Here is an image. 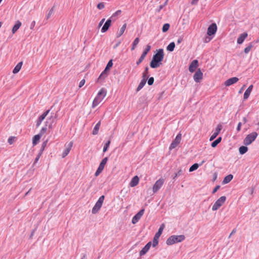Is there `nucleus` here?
I'll return each instance as SVG.
<instances>
[{
    "mask_svg": "<svg viewBox=\"0 0 259 259\" xmlns=\"http://www.w3.org/2000/svg\"><path fill=\"white\" fill-rule=\"evenodd\" d=\"M164 57L163 49L156 50V53L153 55L152 60L150 63V66L152 68H157L162 64V61Z\"/></svg>",
    "mask_w": 259,
    "mask_h": 259,
    "instance_id": "nucleus-1",
    "label": "nucleus"
},
{
    "mask_svg": "<svg viewBox=\"0 0 259 259\" xmlns=\"http://www.w3.org/2000/svg\"><path fill=\"white\" fill-rule=\"evenodd\" d=\"M57 118V115L55 114V115H52L51 117L47 119V121H46V125L45 126L42 127L41 129L40 130L39 134H38L39 135H40L41 137L47 132V126L48 124V127L49 128H53V123L54 122H56Z\"/></svg>",
    "mask_w": 259,
    "mask_h": 259,
    "instance_id": "nucleus-2",
    "label": "nucleus"
},
{
    "mask_svg": "<svg viewBox=\"0 0 259 259\" xmlns=\"http://www.w3.org/2000/svg\"><path fill=\"white\" fill-rule=\"evenodd\" d=\"M185 239L184 235H172L169 237L166 240V243L168 245H171L176 243L181 242Z\"/></svg>",
    "mask_w": 259,
    "mask_h": 259,
    "instance_id": "nucleus-3",
    "label": "nucleus"
},
{
    "mask_svg": "<svg viewBox=\"0 0 259 259\" xmlns=\"http://www.w3.org/2000/svg\"><path fill=\"white\" fill-rule=\"evenodd\" d=\"M257 135L258 134L255 132L247 135L243 140V144L246 146L250 145L255 140Z\"/></svg>",
    "mask_w": 259,
    "mask_h": 259,
    "instance_id": "nucleus-4",
    "label": "nucleus"
},
{
    "mask_svg": "<svg viewBox=\"0 0 259 259\" xmlns=\"http://www.w3.org/2000/svg\"><path fill=\"white\" fill-rule=\"evenodd\" d=\"M104 198L105 196L104 195H102L99 197V199L92 208V213L93 214H96L100 209L102 206Z\"/></svg>",
    "mask_w": 259,
    "mask_h": 259,
    "instance_id": "nucleus-5",
    "label": "nucleus"
},
{
    "mask_svg": "<svg viewBox=\"0 0 259 259\" xmlns=\"http://www.w3.org/2000/svg\"><path fill=\"white\" fill-rule=\"evenodd\" d=\"M226 200V197L225 196H221L214 203L212 207V210L213 211L218 210L223 204L225 203Z\"/></svg>",
    "mask_w": 259,
    "mask_h": 259,
    "instance_id": "nucleus-6",
    "label": "nucleus"
},
{
    "mask_svg": "<svg viewBox=\"0 0 259 259\" xmlns=\"http://www.w3.org/2000/svg\"><path fill=\"white\" fill-rule=\"evenodd\" d=\"M182 139V134L179 133L175 138V140L170 144L169 149L171 150L172 149L175 148L180 143Z\"/></svg>",
    "mask_w": 259,
    "mask_h": 259,
    "instance_id": "nucleus-7",
    "label": "nucleus"
},
{
    "mask_svg": "<svg viewBox=\"0 0 259 259\" xmlns=\"http://www.w3.org/2000/svg\"><path fill=\"white\" fill-rule=\"evenodd\" d=\"M151 47L150 45H148L146 46V47L145 49L143 52L142 53L141 56H140V57L139 58V59L136 62V64L137 65H140L142 62V61L144 60V59H145V57L146 56V55H147L148 52L151 50Z\"/></svg>",
    "mask_w": 259,
    "mask_h": 259,
    "instance_id": "nucleus-8",
    "label": "nucleus"
},
{
    "mask_svg": "<svg viewBox=\"0 0 259 259\" xmlns=\"http://www.w3.org/2000/svg\"><path fill=\"white\" fill-rule=\"evenodd\" d=\"M164 182V180L163 179H159L156 181L153 186V192L156 193L161 188Z\"/></svg>",
    "mask_w": 259,
    "mask_h": 259,
    "instance_id": "nucleus-9",
    "label": "nucleus"
},
{
    "mask_svg": "<svg viewBox=\"0 0 259 259\" xmlns=\"http://www.w3.org/2000/svg\"><path fill=\"white\" fill-rule=\"evenodd\" d=\"M145 212V208H142L136 215L134 216V217L132 218V222L133 224H136L138 221L140 220V219L141 218V217L144 214V213Z\"/></svg>",
    "mask_w": 259,
    "mask_h": 259,
    "instance_id": "nucleus-10",
    "label": "nucleus"
},
{
    "mask_svg": "<svg viewBox=\"0 0 259 259\" xmlns=\"http://www.w3.org/2000/svg\"><path fill=\"white\" fill-rule=\"evenodd\" d=\"M217 30V24L214 23L211 24L207 28V34L209 36H211L216 33Z\"/></svg>",
    "mask_w": 259,
    "mask_h": 259,
    "instance_id": "nucleus-11",
    "label": "nucleus"
},
{
    "mask_svg": "<svg viewBox=\"0 0 259 259\" xmlns=\"http://www.w3.org/2000/svg\"><path fill=\"white\" fill-rule=\"evenodd\" d=\"M50 110H47L45 112H44L41 115H40L38 118L37 119L36 122V126L38 127L41 124V122L44 120V119L46 118L47 115L50 112Z\"/></svg>",
    "mask_w": 259,
    "mask_h": 259,
    "instance_id": "nucleus-12",
    "label": "nucleus"
},
{
    "mask_svg": "<svg viewBox=\"0 0 259 259\" xmlns=\"http://www.w3.org/2000/svg\"><path fill=\"white\" fill-rule=\"evenodd\" d=\"M203 73L200 69H198L195 73L193 78L196 82H200V80L202 79Z\"/></svg>",
    "mask_w": 259,
    "mask_h": 259,
    "instance_id": "nucleus-13",
    "label": "nucleus"
},
{
    "mask_svg": "<svg viewBox=\"0 0 259 259\" xmlns=\"http://www.w3.org/2000/svg\"><path fill=\"white\" fill-rule=\"evenodd\" d=\"M223 127L221 124H219L217 125L215 132L212 134V135L210 136L209 140L210 141L213 140L220 134L221 131L222 130Z\"/></svg>",
    "mask_w": 259,
    "mask_h": 259,
    "instance_id": "nucleus-14",
    "label": "nucleus"
},
{
    "mask_svg": "<svg viewBox=\"0 0 259 259\" xmlns=\"http://www.w3.org/2000/svg\"><path fill=\"white\" fill-rule=\"evenodd\" d=\"M198 66V61L194 60L192 61L189 67V70L190 72H193Z\"/></svg>",
    "mask_w": 259,
    "mask_h": 259,
    "instance_id": "nucleus-15",
    "label": "nucleus"
},
{
    "mask_svg": "<svg viewBox=\"0 0 259 259\" xmlns=\"http://www.w3.org/2000/svg\"><path fill=\"white\" fill-rule=\"evenodd\" d=\"M151 246V242H149L147 243L146 245L142 249V250L140 251V256H142L145 255L149 250L150 247Z\"/></svg>",
    "mask_w": 259,
    "mask_h": 259,
    "instance_id": "nucleus-16",
    "label": "nucleus"
},
{
    "mask_svg": "<svg viewBox=\"0 0 259 259\" xmlns=\"http://www.w3.org/2000/svg\"><path fill=\"white\" fill-rule=\"evenodd\" d=\"M112 21V20H111L110 18H109L107 20V21L104 23L103 26L101 28L102 32L104 33L108 30L110 26H111Z\"/></svg>",
    "mask_w": 259,
    "mask_h": 259,
    "instance_id": "nucleus-17",
    "label": "nucleus"
},
{
    "mask_svg": "<svg viewBox=\"0 0 259 259\" xmlns=\"http://www.w3.org/2000/svg\"><path fill=\"white\" fill-rule=\"evenodd\" d=\"M238 80L239 79L237 77H231L225 82V84L226 86H230L237 82Z\"/></svg>",
    "mask_w": 259,
    "mask_h": 259,
    "instance_id": "nucleus-18",
    "label": "nucleus"
},
{
    "mask_svg": "<svg viewBox=\"0 0 259 259\" xmlns=\"http://www.w3.org/2000/svg\"><path fill=\"white\" fill-rule=\"evenodd\" d=\"M73 145V143L70 142L67 146H66V148L62 153V157H65L69 153Z\"/></svg>",
    "mask_w": 259,
    "mask_h": 259,
    "instance_id": "nucleus-19",
    "label": "nucleus"
},
{
    "mask_svg": "<svg viewBox=\"0 0 259 259\" xmlns=\"http://www.w3.org/2000/svg\"><path fill=\"white\" fill-rule=\"evenodd\" d=\"M253 87V85L251 84L248 87V88L245 91V92L244 94V96H243V99L244 100H247L249 98V97L250 95V93L252 90Z\"/></svg>",
    "mask_w": 259,
    "mask_h": 259,
    "instance_id": "nucleus-20",
    "label": "nucleus"
},
{
    "mask_svg": "<svg viewBox=\"0 0 259 259\" xmlns=\"http://www.w3.org/2000/svg\"><path fill=\"white\" fill-rule=\"evenodd\" d=\"M247 35L248 34L247 32L241 33L237 39V44L239 45L242 44L244 41L245 39L247 37Z\"/></svg>",
    "mask_w": 259,
    "mask_h": 259,
    "instance_id": "nucleus-21",
    "label": "nucleus"
},
{
    "mask_svg": "<svg viewBox=\"0 0 259 259\" xmlns=\"http://www.w3.org/2000/svg\"><path fill=\"white\" fill-rule=\"evenodd\" d=\"M139 182V177L137 176H135V177H134L132 178V179L130 183V186L131 187H135L138 184Z\"/></svg>",
    "mask_w": 259,
    "mask_h": 259,
    "instance_id": "nucleus-22",
    "label": "nucleus"
},
{
    "mask_svg": "<svg viewBox=\"0 0 259 259\" xmlns=\"http://www.w3.org/2000/svg\"><path fill=\"white\" fill-rule=\"evenodd\" d=\"M21 24L22 23L19 20H17L16 22L15 25L13 26L12 29V32L13 34H14L17 32V31L19 29V28L21 26Z\"/></svg>",
    "mask_w": 259,
    "mask_h": 259,
    "instance_id": "nucleus-23",
    "label": "nucleus"
},
{
    "mask_svg": "<svg viewBox=\"0 0 259 259\" xmlns=\"http://www.w3.org/2000/svg\"><path fill=\"white\" fill-rule=\"evenodd\" d=\"M108 76V73L107 71H105L104 70L101 74L100 75L99 77L98 78L97 81L98 82H102L103 80L105 79L106 77H107Z\"/></svg>",
    "mask_w": 259,
    "mask_h": 259,
    "instance_id": "nucleus-24",
    "label": "nucleus"
},
{
    "mask_svg": "<svg viewBox=\"0 0 259 259\" xmlns=\"http://www.w3.org/2000/svg\"><path fill=\"white\" fill-rule=\"evenodd\" d=\"M204 162V161H202V162H201V163H200V164H198V163H195L193 164V165H192L190 166V168H189V172H192V171H194V170H195L197 169H198V168L200 166L202 165V164H203Z\"/></svg>",
    "mask_w": 259,
    "mask_h": 259,
    "instance_id": "nucleus-25",
    "label": "nucleus"
},
{
    "mask_svg": "<svg viewBox=\"0 0 259 259\" xmlns=\"http://www.w3.org/2000/svg\"><path fill=\"white\" fill-rule=\"evenodd\" d=\"M103 100L102 98L96 96L94 99L92 103V108L96 107Z\"/></svg>",
    "mask_w": 259,
    "mask_h": 259,
    "instance_id": "nucleus-26",
    "label": "nucleus"
},
{
    "mask_svg": "<svg viewBox=\"0 0 259 259\" xmlns=\"http://www.w3.org/2000/svg\"><path fill=\"white\" fill-rule=\"evenodd\" d=\"M165 227V225L164 224H161L157 232L155 234L154 237L159 238L160 235H161L162 231Z\"/></svg>",
    "mask_w": 259,
    "mask_h": 259,
    "instance_id": "nucleus-27",
    "label": "nucleus"
},
{
    "mask_svg": "<svg viewBox=\"0 0 259 259\" xmlns=\"http://www.w3.org/2000/svg\"><path fill=\"white\" fill-rule=\"evenodd\" d=\"M107 94V91L105 88H102L100 91L98 92L97 96L102 98V99H104V98L106 96Z\"/></svg>",
    "mask_w": 259,
    "mask_h": 259,
    "instance_id": "nucleus-28",
    "label": "nucleus"
},
{
    "mask_svg": "<svg viewBox=\"0 0 259 259\" xmlns=\"http://www.w3.org/2000/svg\"><path fill=\"white\" fill-rule=\"evenodd\" d=\"M22 64H23L22 61L19 62L16 65V66L15 67V68H14V69L13 70V73L14 74H16V73H18L22 67Z\"/></svg>",
    "mask_w": 259,
    "mask_h": 259,
    "instance_id": "nucleus-29",
    "label": "nucleus"
},
{
    "mask_svg": "<svg viewBox=\"0 0 259 259\" xmlns=\"http://www.w3.org/2000/svg\"><path fill=\"white\" fill-rule=\"evenodd\" d=\"M233 178V176L232 174H230L226 176L223 182L222 183L223 184H226L229 183Z\"/></svg>",
    "mask_w": 259,
    "mask_h": 259,
    "instance_id": "nucleus-30",
    "label": "nucleus"
},
{
    "mask_svg": "<svg viewBox=\"0 0 259 259\" xmlns=\"http://www.w3.org/2000/svg\"><path fill=\"white\" fill-rule=\"evenodd\" d=\"M41 138L40 135L38 134L35 135L32 139V145L33 146H35L39 141L40 138Z\"/></svg>",
    "mask_w": 259,
    "mask_h": 259,
    "instance_id": "nucleus-31",
    "label": "nucleus"
},
{
    "mask_svg": "<svg viewBox=\"0 0 259 259\" xmlns=\"http://www.w3.org/2000/svg\"><path fill=\"white\" fill-rule=\"evenodd\" d=\"M101 125V121H99L95 126L92 132L93 135H96L98 134L99 128Z\"/></svg>",
    "mask_w": 259,
    "mask_h": 259,
    "instance_id": "nucleus-32",
    "label": "nucleus"
},
{
    "mask_svg": "<svg viewBox=\"0 0 259 259\" xmlns=\"http://www.w3.org/2000/svg\"><path fill=\"white\" fill-rule=\"evenodd\" d=\"M147 81V79L145 78H143L139 83L138 87H137L136 91L137 92H139L140 91L145 85Z\"/></svg>",
    "mask_w": 259,
    "mask_h": 259,
    "instance_id": "nucleus-33",
    "label": "nucleus"
},
{
    "mask_svg": "<svg viewBox=\"0 0 259 259\" xmlns=\"http://www.w3.org/2000/svg\"><path fill=\"white\" fill-rule=\"evenodd\" d=\"M126 24L125 23L121 27L119 31L117 32V33H116L117 37H119L123 34V33H124V32L126 29Z\"/></svg>",
    "mask_w": 259,
    "mask_h": 259,
    "instance_id": "nucleus-34",
    "label": "nucleus"
},
{
    "mask_svg": "<svg viewBox=\"0 0 259 259\" xmlns=\"http://www.w3.org/2000/svg\"><path fill=\"white\" fill-rule=\"evenodd\" d=\"M108 157H106L104 158H103L102 161H101L99 165V168H100L102 169H104L105 164H106L107 161H108Z\"/></svg>",
    "mask_w": 259,
    "mask_h": 259,
    "instance_id": "nucleus-35",
    "label": "nucleus"
},
{
    "mask_svg": "<svg viewBox=\"0 0 259 259\" xmlns=\"http://www.w3.org/2000/svg\"><path fill=\"white\" fill-rule=\"evenodd\" d=\"M121 13V10H117L114 13L112 14V15L109 18L111 20L114 21L116 20L117 18L116 17L118 15H119Z\"/></svg>",
    "mask_w": 259,
    "mask_h": 259,
    "instance_id": "nucleus-36",
    "label": "nucleus"
},
{
    "mask_svg": "<svg viewBox=\"0 0 259 259\" xmlns=\"http://www.w3.org/2000/svg\"><path fill=\"white\" fill-rule=\"evenodd\" d=\"M175 43L171 42L167 46L166 50L169 52H172L175 49Z\"/></svg>",
    "mask_w": 259,
    "mask_h": 259,
    "instance_id": "nucleus-37",
    "label": "nucleus"
},
{
    "mask_svg": "<svg viewBox=\"0 0 259 259\" xmlns=\"http://www.w3.org/2000/svg\"><path fill=\"white\" fill-rule=\"evenodd\" d=\"M248 150V148L245 146H241L239 148V152L240 154H245Z\"/></svg>",
    "mask_w": 259,
    "mask_h": 259,
    "instance_id": "nucleus-38",
    "label": "nucleus"
},
{
    "mask_svg": "<svg viewBox=\"0 0 259 259\" xmlns=\"http://www.w3.org/2000/svg\"><path fill=\"white\" fill-rule=\"evenodd\" d=\"M222 140V137H220L217 139L213 141L211 144V146L213 148H215L217 147V146L221 142Z\"/></svg>",
    "mask_w": 259,
    "mask_h": 259,
    "instance_id": "nucleus-39",
    "label": "nucleus"
},
{
    "mask_svg": "<svg viewBox=\"0 0 259 259\" xmlns=\"http://www.w3.org/2000/svg\"><path fill=\"white\" fill-rule=\"evenodd\" d=\"M149 67L148 66H146L145 68V70L143 73V78L147 79V78L149 77Z\"/></svg>",
    "mask_w": 259,
    "mask_h": 259,
    "instance_id": "nucleus-40",
    "label": "nucleus"
},
{
    "mask_svg": "<svg viewBox=\"0 0 259 259\" xmlns=\"http://www.w3.org/2000/svg\"><path fill=\"white\" fill-rule=\"evenodd\" d=\"M253 43L252 42H250L248 45L247 46V47H246L244 50V52L245 54H247L248 53L251 49H252V48L253 47Z\"/></svg>",
    "mask_w": 259,
    "mask_h": 259,
    "instance_id": "nucleus-41",
    "label": "nucleus"
},
{
    "mask_svg": "<svg viewBox=\"0 0 259 259\" xmlns=\"http://www.w3.org/2000/svg\"><path fill=\"white\" fill-rule=\"evenodd\" d=\"M139 41H140V39H139V37H137L135 39V40H134V41L133 42V44H132V47L131 48L132 51H133L134 50H135V48L136 47L137 45L139 44Z\"/></svg>",
    "mask_w": 259,
    "mask_h": 259,
    "instance_id": "nucleus-42",
    "label": "nucleus"
},
{
    "mask_svg": "<svg viewBox=\"0 0 259 259\" xmlns=\"http://www.w3.org/2000/svg\"><path fill=\"white\" fill-rule=\"evenodd\" d=\"M112 66H113V62H112V60L111 59L108 61L104 70H105V71L108 72V71H109L110 69L112 67Z\"/></svg>",
    "mask_w": 259,
    "mask_h": 259,
    "instance_id": "nucleus-43",
    "label": "nucleus"
},
{
    "mask_svg": "<svg viewBox=\"0 0 259 259\" xmlns=\"http://www.w3.org/2000/svg\"><path fill=\"white\" fill-rule=\"evenodd\" d=\"M184 174V172L183 171V170H182L181 169H179L178 170V171L175 174V175L172 178V179L175 181L176 180V179L178 177H179L181 175H183Z\"/></svg>",
    "mask_w": 259,
    "mask_h": 259,
    "instance_id": "nucleus-44",
    "label": "nucleus"
},
{
    "mask_svg": "<svg viewBox=\"0 0 259 259\" xmlns=\"http://www.w3.org/2000/svg\"><path fill=\"white\" fill-rule=\"evenodd\" d=\"M170 25L169 23H165L162 28V31L163 32H167L169 29Z\"/></svg>",
    "mask_w": 259,
    "mask_h": 259,
    "instance_id": "nucleus-45",
    "label": "nucleus"
},
{
    "mask_svg": "<svg viewBox=\"0 0 259 259\" xmlns=\"http://www.w3.org/2000/svg\"><path fill=\"white\" fill-rule=\"evenodd\" d=\"M110 143H111V141H110V140H109L104 145V147H103V152H105L108 150V149L110 146Z\"/></svg>",
    "mask_w": 259,
    "mask_h": 259,
    "instance_id": "nucleus-46",
    "label": "nucleus"
},
{
    "mask_svg": "<svg viewBox=\"0 0 259 259\" xmlns=\"http://www.w3.org/2000/svg\"><path fill=\"white\" fill-rule=\"evenodd\" d=\"M54 7H53L49 12V13H48V14L47 15V16H46V18L47 19H49L51 16H52V15L53 14V13H54Z\"/></svg>",
    "mask_w": 259,
    "mask_h": 259,
    "instance_id": "nucleus-47",
    "label": "nucleus"
},
{
    "mask_svg": "<svg viewBox=\"0 0 259 259\" xmlns=\"http://www.w3.org/2000/svg\"><path fill=\"white\" fill-rule=\"evenodd\" d=\"M158 238H157L155 237L153 238V242H152V246L153 247H155L156 246H157L158 245Z\"/></svg>",
    "mask_w": 259,
    "mask_h": 259,
    "instance_id": "nucleus-48",
    "label": "nucleus"
},
{
    "mask_svg": "<svg viewBox=\"0 0 259 259\" xmlns=\"http://www.w3.org/2000/svg\"><path fill=\"white\" fill-rule=\"evenodd\" d=\"M154 81V78L153 77H150L148 79V84L149 85H151L153 84Z\"/></svg>",
    "mask_w": 259,
    "mask_h": 259,
    "instance_id": "nucleus-49",
    "label": "nucleus"
},
{
    "mask_svg": "<svg viewBox=\"0 0 259 259\" xmlns=\"http://www.w3.org/2000/svg\"><path fill=\"white\" fill-rule=\"evenodd\" d=\"M97 7L99 10L103 9L105 7V5H104V3L101 2V3H99L97 5Z\"/></svg>",
    "mask_w": 259,
    "mask_h": 259,
    "instance_id": "nucleus-50",
    "label": "nucleus"
},
{
    "mask_svg": "<svg viewBox=\"0 0 259 259\" xmlns=\"http://www.w3.org/2000/svg\"><path fill=\"white\" fill-rule=\"evenodd\" d=\"M102 171H103V169H101L100 168L98 167V168H97V170H96V172H95V176H96V177H97V176H98V175H99V174H100V173H101V172H102Z\"/></svg>",
    "mask_w": 259,
    "mask_h": 259,
    "instance_id": "nucleus-51",
    "label": "nucleus"
},
{
    "mask_svg": "<svg viewBox=\"0 0 259 259\" xmlns=\"http://www.w3.org/2000/svg\"><path fill=\"white\" fill-rule=\"evenodd\" d=\"M166 4V2L165 3V4L164 5H161L159 6L158 8H157L156 10V11L157 12H159L163 8V7L164 6V5Z\"/></svg>",
    "mask_w": 259,
    "mask_h": 259,
    "instance_id": "nucleus-52",
    "label": "nucleus"
},
{
    "mask_svg": "<svg viewBox=\"0 0 259 259\" xmlns=\"http://www.w3.org/2000/svg\"><path fill=\"white\" fill-rule=\"evenodd\" d=\"M85 82V81L84 79H82L79 83V88H81L84 84Z\"/></svg>",
    "mask_w": 259,
    "mask_h": 259,
    "instance_id": "nucleus-53",
    "label": "nucleus"
},
{
    "mask_svg": "<svg viewBox=\"0 0 259 259\" xmlns=\"http://www.w3.org/2000/svg\"><path fill=\"white\" fill-rule=\"evenodd\" d=\"M220 188V185L216 186L213 189L212 193L213 194L215 193Z\"/></svg>",
    "mask_w": 259,
    "mask_h": 259,
    "instance_id": "nucleus-54",
    "label": "nucleus"
},
{
    "mask_svg": "<svg viewBox=\"0 0 259 259\" xmlns=\"http://www.w3.org/2000/svg\"><path fill=\"white\" fill-rule=\"evenodd\" d=\"M13 141H14V138L12 137H10L9 139H8V143L10 144H12L13 143Z\"/></svg>",
    "mask_w": 259,
    "mask_h": 259,
    "instance_id": "nucleus-55",
    "label": "nucleus"
},
{
    "mask_svg": "<svg viewBox=\"0 0 259 259\" xmlns=\"http://www.w3.org/2000/svg\"><path fill=\"white\" fill-rule=\"evenodd\" d=\"M48 142V140L47 139L42 143V144L41 145V147L45 148V147L47 146Z\"/></svg>",
    "mask_w": 259,
    "mask_h": 259,
    "instance_id": "nucleus-56",
    "label": "nucleus"
},
{
    "mask_svg": "<svg viewBox=\"0 0 259 259\" xmlns=\"http://www.w3.org/2000/svg\"><path fill=\"white\" fill-rule=\"evenodd\" d=\"M241 125H242L241 122H240L238 123V124L237 125V132H239L240 131Z\"/></svg>",
    "mask_w": 259,
    "mask_h": 259,
    "instance_id": "nucleus-57",
    "label": "nucleus"
},
{
    "mask_svg": "<svg viewBox=\"0 0 259 259\" xmlns=\"http://www.w3.org/2000/svg\"><path fill=\"white\" fill-rule=\"evenodd\" d=\"M35 25V21H33L31 23V25H30V29H33L34 26Z\"/></svg>",
    "mask_w": 259,
    "mask_h": 259,
    "instance_id": "nucleus-58",
    "label": "nucleus"
},
{
    "mask_svg": "<svg viewBox=\"0 0 259 259\" xmlns=\"http://www.w3.org/2000/svg\"><path fill=\"white\" fill-rule=\"evenodd\" d=\"M121 44L120 41H118L116 43V44L113 46V49H116L117 47H118L119 45Z\"/></svg>",
    "mask_w": 259,
    "mask_h": 259,
    "instance_id": "nucleus-59",
    "label": "nucleus"
},
{
    "mask_svg": "<svg viewBox=\"0 0 259 259\" xmlns=\"http://www.w3.org/2000/svg\"><path fill=\"white\" fill-rule=\"evenodd\" d=\"M236 229H234L232 231V232H231V233H230V235H229V238H230V237H231L232 235L236 233Z\"/></svg>",
    "mask_w": 259,
    "mask_h": 259,
    "instance_id": "nucleus-60",
    "label": "nucleus"
},
{
    "mask_svg": "<svg viewBox=\"0 0 259 259\" xmlns=\"http://www.w3.org/2000/svg\"><path fill=\"white\" fill-rule=\"evenodd\" d=\"M183 37H180L178 38V40H177V44H179L181 43V42H182V41H183Z\"/></svg>",
    "mask_w": 259,
    "mask_h": 259,
    "instance_id": "nucleus-61",
    "label": "nucleus"
},
{
    "mask_svg": "<svg viewBox=\"0 0 259 259\" xmlns=\"http://www.w3.org/2000/svg\"><path fill=\"white\" fill-rule=\"evenodd\" d=\"M104 21H105V18H103L101 20V21L100 22V23L99 24V26H98L99 27H101L103 25Z\"/></svg>",
    "mask_w": 259,
    "mask_h": 259,
    "instance_id": "nucleus-62",
    "label": "nucleus"
},
{
    "mask_svg": "<svg viewBox=\"0 0 259 259\" xmlns=\"http://www.w3.org/2000/svg\"><path fill=\"white\" fill-rule=\"evenodd\" d=\"M35 231V229H33V230H32L31 231V234H30V236H29L30 238H31L32 237V236L34 235Z\"/></svg>",
    "mask_w": 259,
    "mask_h": 259,
    "instance_id": "nucleus-63",
    "label": "nucleus"
},
{
    "mask_svg": "<svg viewBox=\"0 0 259 259\" xmlns=\"http://www.w3.org/2000/svg\"><path fill=\"white\" fill-rule=\"evenodd\" d=\"M198 1L199 0H192L191 2V4L192 5H196V4H197Z\"/></svg>",
    "mask_w": 259,
    "mask_h": 259,
    "instance_id": "nucleus-64",
    "label": "nucleus"
}]
</instances>
